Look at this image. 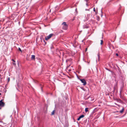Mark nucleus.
Segmentation results:
<instances>
[{"label": "nucleus", "instance_id": "f257e3e1", "mask_svg": "<svg viewBox=\"0 0 127 127\" xmlns=\"http://www.w3.org/2000/svg\"><path fill=\"white\" fill-rule=\"evenodd\" d=\"M62 25H63V29L64 30H66L67 29L68 27V26L66 24V23L65 22H63L62 24Z\"/></svg>", "mask_w": 127, "mask_h": 127}, {"label": "nucleus", "instance_id": "f03ea898", "mask_svg": "<svg viewBox=\"0 0 127 127\" xmlns=\"http://www.w3.org/2000/svg\"><path fill=\"white\" fill-rule=\"evenodd\" d=\"M53 34L51 33L48 36L46 37L45 38V40H48V39H50L52 37V36H53Z\"/></svg>", "mask_w": 127, "mask_h": 127}, {"label": "nucleus", "instance_id": "7ed1b4c3", "mask_svg": "<svg viewBox=\"0 0 127 127\" xmlns=\"http://www.w3.org/2000/svg\"><path fill=\"white\" fill-rule=\"evenodd\" d=\"M80 80L82 83H83V85L85 86L87 84L86 82L84 79H80Z\"/></svg>", "mask_w": 127, "mask_h": 127}, {"label": "nucleus", "instance_id": "20e7f679", "mask_svg": "<svg viewBox=\"0 0 127 127\" xmlns=\"http://www.w3.org/2000/svg\"><path fill=\"white\" fill-rule=\"evenodd\" d=\"M3 100H0V106L3 107L4 105V103L2 101Z\"/></svg>", "mask_w": 127, "mask_h": 127}, {"label": "nucleus", "instance_id": "39448f33", "mask_svg": "<svg viewBox=\"0 0 127 127\" xmlns=\"http://www.w3.org/2000/svg\"><path fill=\"white\" fill-rule=\"evenodd\" d=\"M84 117V115H81L78 118L77 120L78 121H79L80 120V119L83 118Z\"/></svg>", "mask_w": 127, "mask_h": 127}, {"label": "nucleus", "instance_id": "423d86ee", "mask_svg": "<svg viewBox=\"0 0 127 127\" xmlns=\"http://www.w3.org/2000/svg\"><path fill=\"white\" fill-rule=\"evenodd\" d=\"M35 56L34 55H32V57L31 58V59L32 60H35Z\"/></svg>", "mask_w": 127, "mask_h": 127}, {"label": "nucleus", "instance_id": "0eeeda50", "mask_svg": "<svg viewBox=\"0 0 127 127\" xmlns=\"http://www.w3.org/2000/svg\"><path fill=\"white\" fill-rule=\"evenodd\" d=\"M88 111V108H86L85 109V111L86 112H87Z\"/></svg>", "mask_w": 127, "mask_h": 127}, {"label": "nucleus", "instance_id": "6e6552de", "mask_svg": "<svg viewBox=\"0 0 127 127\" xmlns=\"http://www.w3.org/2000/svg\"><path fill=\"white\" fill-rule=\"evenodd\" d=\"M100 41H101L100 44L101 45H102V44L103 43V41L102 40H101Z\"/></svg>", "mask_w": 127, "mask_h": 127}, {"label": "nucleus", "instance_id": "1a4fd4ad", "mask_svg": "<svg viewBox=\"0 0 127 127\" xmlns=\"http://www.w3.org/2000/svg\"><path fill=\"white\" fill-rule=\"evenodd\" d=\"M123 111H124V109L123 108L122 110H121L120 111V112L121 113H122Z\"/></svg>", "mask_w": 127, "mask_h": 127}, {"label": "nucleus", "instance_id": "9d476101", "mask_svg": "<svg viewBox=\"0 0 127 127\" xmlns=\"http://www.w3.org/2000/svg\"><path fill=\"white\" fill-rule=\"evenodd\" d=\"M54 110L52 112L51 114L52 115H54Z\"/></svg>", "mask_w": 127, "mask_h": 127}, {"label": "nucleus", "instance_id": "9b49d317", "mask_svg": "<svg viewBox=\"0 0 127 127\" xmlns=\"http://www.w3.org/2000/svg\"><path fill=\"white\" fill-rule=\"evenodd\" d=\"M18 49H19V50L21 52H22V51L21 49V48H18Z\"/></svg>", "mask_w": 127, "mask_h": 127}, {"label": "nucleus", "instance_id": "f8f14e48", "mask_svg": "<svg viewBox=\"0 0 127 127\" xmlns=\"http://www.w3.org/2000/svg\"><path fill=\"white\" fill-rule=\"evenodd\" d=\"M93 11H95V7H94V8Z\"/></svg>", "mask_w": 127, "mask_h": 127}, {"label": "nucleus", "instance_id": "ddd939ff", "mask_svg": "<svg viewBox=\"0 0 127 127\" xmlns=\"http://www.w3.org/2000/svg\"><path fill=\"white\" fill-rule=\"evenodd\" d=\"M116 56H118V55H119L118 54H117V53H116Z\"/></svg>", "mask_w": 127, "mask_h": 127}, {"label": "nucleus", "instance_id": "4468645a", "mask_svg": "<svg viewBox=\"0 0 127 127\" xmlns=\"http://www.w3.org/2000/svg\"><path fill=\"white\" fill-rule=\"evenodd\" d=\"M12 61H13L14 62H15V61H14V60L13 59H12Z\"/></svg>", "mask_w": 127, "mask_h": 127}, {"label": "nucleus", "instance_id": "2eb2a0df", "mask_svg": "<svg viewBox=\"0 0 127 127\" xmlns=\"http://www.w3.org/2000/svg\"><path fill=\"white\" fill-rule=\"evenodd\" d=\"M13 64L14 65H16V64L15 63H13Z\"/></svg>", "mask_w": 127, "mask_h": 127}, {"label": "nucleus", "instance_id": "dca6fc26", "mask_svg": "<svg viewBox=\"0 0 127 127\" xmlns=\"http://www.w3.org/2000/svg\"><path fill=\"white\" fill-rule=\"evenodd\" d=\"M87 48H86V50H85V51L86 52L87 51Z\"/></svg>", "mask_w": 127, "mask_h": 127}, {"label": "nucleus", "instance_id": "f3484780", "mask_svg": "<svg viewBox=\"0 0 127 127\" xmlns=\"http://www.w3.org/2000/svg\"><path fill=\"white\" fill-rule=\"evenodd\" d=\"M9 80H10V78H8V81H9Z\"/></svg>", "mask_w": 127, "mask_h": 127}, {"label": "nucleus", "instance_id": "a211bd4d", "mask_svg": "<svg viewBox=\"0 0 127 127\" xmlns=\"http://www.w3.org/2000/svg\"><path fill=\"white\" fill-rule=\"evenodd\" d=\"M69 71H71V70H69Z\"/></svg>", "mask_w": 127, "mask_h": 127}, {"label": "nucleus", "instance_id": "6ab92c4d", "mask_svg": "<svg viewBox=\"0 0 127 127\" xmlns=\"http://www.w3.org/2000/svg\"><path fill=\"white\" fill-rule=\"evenodd\" d=\"M1 95V94L0 93V95Z\"/></svg>", "mask_w": 127, "mask_h": 127}, {"label": "nucleus", "instance_id": "aec40b11", "mask_svg": "<svg viewBox=\"0 0 127 127\" xmlns=\"http://www.w3.org/2000/svg\"><path fill=\"white\" fill-rule=\"evenodd\" d=\"M0 109H1V108L0 107Z\"/></svg>", "mask_w": 127, "mask_h": 127}]
</instances>
